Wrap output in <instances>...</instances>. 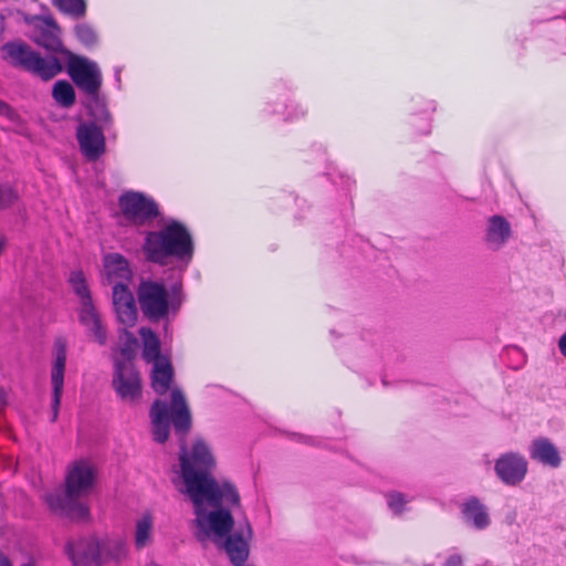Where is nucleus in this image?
Instances as JSON below:
<instances>
[{
	"mask_svg": "<svg viewBox=\"0 0 566 566\" xmlns=\"http://www.w3.org/2000/svg\"><path fill=\"white\" fill-rule=\"evenodd\" d=\"M179 462L184 481L180 491L189 497L193 511L209 504L241 502L237 486L229 479L211 475L216 468V458L205 439L196 438L189 450L182 447Z\"/></svg>",
	"mask_w": 566,
	"mask_h": 566,
	"instance_id": "obj_1",
	"label": "nucleus"
},
{
	"mask_svg": "<svg viewBox=\"0 0 566 566\" xmlns=\"http://www.w3.org/2000/svg\"><path fill=\"white\" fill-rule=\"evenodd\" d=\"M239 504H209L193 511L196 537L199 542L211 541L223 551L233 566H245L250 556V544L253 539V528L244 520L234 528L232 509Z\"/></svg>",
	"mask_w": 566,
	"mask_h": 566,
	"instance_id": "obj_2",
	"label": "nucleus"
},
{
	"mask_svg": "<svg viewBox=\"0 0 566 566\" xmlns=\"http://www.w3.org/2000/svg\"><path fill=\"white\" fill-rule=\"evenodd\" d=\"M143 251L146 259L153 263L176 264L177 268L185 270L192 261L195 242L185 224L170 220L159 230L147 232Z\"/></svg>",
	"mask_w": 566,
	"mask_h": 566,
	"instance_id": "obj_3",
	"label": "nucleus"
},
{
	"mask_svg": "<svg viewBox=\"0 0 566 566\" xmlns=\"http://www.w3.org/2000/svg\"><path fill=\"white\" fill-rule=\"evenodd\" d=\"M96 469L86 460L73 462L66 472L65 491L53 492L46 502L52 511L75 520H85L88 509L84 500L92 493Z\"/></svg>",
	"mask_w": 566,
	"mask_h": 566,
	"instance_id": "obj_4",
	"label": "nucleus"
},
{
	"mask_svg": "<svg viewBox=\"0 0 566 566\" xmlns=\"http://www.w3.org/2000/svg\"><path fill=\"white\" fill-rule=\"evenodd\" d=\"M149 416L154 440L159 443L168 439L171 422L177 432L185 433L191 427L189 407L184 394L177 388L171 390L170 407L158 399L153 403Z\"/></svg>",
	"mask_w": 566,
	"mask_h": 566,
	"instance_id": "obj_5",
	"label": "nucleus"
},
{
	"mask_svg": "<svg viewBox=\"0 0 566 566\" xmlns=\"http://www.w3.org/2000/svg\"><path fill=\"white\" fill-rule=\"evenodd\" d=\"M137 295L143 314L151 321L176 315L184 301L180 287L168 291L163 283L150 280L139 284Z\"/></svg>",
	"mask_w": 566,
	"mask_h": 566,
	"instance_id": "obj_6",
	"label": "nucleus"
},
{
	"mask_svg": "<svg viewBox=\"0 0 566 566\" xmlns=\"http://www.w3.org/2000/svg\"><path fill=\"white\" fill-rule=\"evenodd\" d=\"M2 51L12 65L22 67L43 81H50L63 71V65L55 55L41 56L22 42L7 43Z\"/></svg>",
	"mask_w": 566,
	"mask_h": 566,
	"instance_id": "obj_7",
	"label": "nucleus"
},
{
	"mask_svg": "<svg viewBox=\"0 0 566 566\" xmlns=\"http://www.w3.org/2000/svg\"><path fill=\"white\" fill-rule=\"evenodd\" d=\"M67 73L77 87L86 95L92 98L97 97L103 83V76L95 61L67 52Z\"/></svg>",
	"mask_w": 566,
	"mask_h": 566,
	"instance_id": "obj_8",
	"label": "nucleus"
},
{
	"mask_svg": "<svg viewBox=\"0 0 566 566\" xmlns=\"http://www.w3.org/2000/svg\"><path fill=\"white\" fill-rule=\"evenodd\" d=\"M119 208L124 219L135 226H144L158 214L156 202L140 192L128 191L119 197Z\"/></svg>",
	"mask_w": 566,
	"mask_h": 566,
	"instance_id": "obj_9",
	"label": "nucleus"
},
{
	"mask_svg": "<svg viewBox=\"0 0 566 566\" xmlns=\"http://www.w3.org/2000/svg\"><path fill=\"white\" fill-rule=\"evenodd\" d=\"M67 357V342L63 337L55 339L52 350L51 385H52V421L59 415L64 388V375Z\"/></svg>",
	"mask_w": 566,
	"mask_h": 566,
	"instance_id": "obj_10",
	"label": "nucleus"
},
{
	"mask_svg": "<svg viewBox=\"0 0 566 566\" xmlns=\"http://www.w3.org/2000/svg\"><path fill=\"white\" fill-rule=\"evenodd\" d=\"M113 387L120 399L126 402H136L140 398V377L132 361L116 359Z\"/></svg>",
	"mask_w": 566,
	"mask_h": 566,
	"instance_id": "obj_11",
	"label": "nucleus"
},
{
	"mask_svg": "<svg viewBox=\"0 0 566 566\" xmlns=\"http://www.w3.org/2000/svg\"><path fill=\"white\" fill-rule=\"evenodd\" d=\"M76 138L81 153L90 161L97 160L106 150L103 129L95 123L80 124L76 130Z\"/></svg>",
	"mask_w": 566,
	"mask_h": 566,
	"instance_id": "obj_12",
	"label": "nucleus"
},
{
	"mask_svg": "<svg viewBox=\"0 0 566 566\" xmlns=\"http://www.w3.org/2000/svg\"><path fill=\"white\" fill-rule=\"evenodd\" d=\"M494 470L506 485L520 484L527 473V461L518 453H504L496 461Z\"/></svg>",
	"mask_w": 566,
	"mask_h": 566,
	"instance_id": "obj_13",
	"label": "nucleus"
},
{
	"mask_svg": "<svg viewBox=\"0 0 566 566\" xmlns=\"http://www.w3.org/2000/svg\"><path fill=\"white\" fill-rule=\"evenodd\" d=\"M67 554L75 566H102L101 541L85 538L67 545Z\"/></svg>",
	"mask_w": 566,
	"mask_h": 566,
	"instance_id": "obj_14",
	"label": "nucleus"
},
{
	"mask_svg": "<svg viewBox=\"0 0 566 566\" xmlns=\"http://www.w3.org/2000/svg\"><path fill=\"white\" fill-rule=\"evenodd\" d=\"M104 280L113 286L126 285L132 281L133 272L128 261L118 253H108L103 260Z\"/></svg>",
	"mask_w": 566,
	"mask_h": 566,
	"instance_id": "obj_15",
	"label": "nucleus"
},
{
	"mask_svg": "<svg viewBox=\"0 0 566 566\" xmlns=\"http://www.w3.org/2000/svg\"><path fill=\"white\" fill-rule=\"evenodd\" d=\"M511 223L503 216H492L486 221L484 241L492 251L501 250L512 237Z\"/></svg>",
	"mask_w": 566,
	"mask_h": 566,
	"instance_id": "obj_16",
	"label": "nucleus"
},
{
	"mask_svg": "<svg viewBox=\"0 0 566 566\" xmlns=\"http://www.w3.org/2000/svg\"><path fill=\"white\" fill-rule=\"evenodd\" d=\"M78 319L80 323L86 328L87 334L93 340L99 345L106 344L107 331L94 303L83 304V306H80Z\"/></svg>",
	"mask_w": 566,
	"mask_h": 566,
	"instance_id": "obj_17",
	"label": "nucleus"
},
{
	"mask_svg": "<svg viewBox=\"0 0 566 566\" xmlns=\"http://www.w3.org/2000/svg\"><path fill=\"white\" fill-rule=\"evenodd\" d=\"M530 457L551 468H557L562 462L557 447L549 439L544 437L533 440L530 446Z\"/></svg>",
	"mask_w": 566,
	"mask_h": 566,
	"instance_id": "obj_18",
	"label": "nucleus"
},
{
	"mask_svg": "<svg viewBox=\"0 0 566 566\" xmlns=\"http://www.w3.org/2000/svg\"><path fill=\"white\" fill-rule=\"evenodd\" d=\"M464 522L475 530H484L490 523V515L486 506L476 497H470L462 505Z\"/></svg>",
	"mask_w": 566,
	"mask_h": 566,
	"instance_id": "obj_19",
	"label": "nucleus"
},
{
	"mask_svg": "<svg viewBox=\"0 0 566 566\" xmlns=\"http://www.w3.org/2000/svg\"><path fill=\"white\" fill-rule=\"evenodd\" d=\"M153 365L151 385L156 392L163 395L170 387L172 380V367L167 358L158 359L156 363H153Z\"/></svg>",
	"mask_w": 566,
	"mask_h": 566,
	"instance_id": "obj_20",
	"label": "nucleus"
},
{
	"mask_svg": "<svg viewBox=\"0 0 566 566\" xmlns=\"http://www.w3.org/2000/svg\"><path fill=\"white\" fill-rule=\"evenodd\" d=\"M103 565L109 562L120 563L128 556V547L123 538H105L101 541Z\"/></svg>",
	"mask_w": 566,
	"mask_h": 566,
	"instance_id": "obj_21",
	"label": "nucleus"
},
{
	"mask_svg": "<svg viewBox=\"0 0 566 566\" xmlns=\"http://www.w3.org/2000/svg\"><path fill=\"white\" fill-rule=\"evenodd\" d=\"M34 41L53 53H61L67 57V52L59 36V29L53 23H46L45 28L34 38Z\"/></svg>",
	"mask_w": 566,
	"mask_h": 566,
	"instance_id": "obj_22",
	"label": "nucleus"
},
{
	"mask_svg": "<svg viewBox=\"0 0 566 566\" xmlns=\"http://www.w3.org/2000/svg\"><path fill=\"white\" fill-rule=\"evenodd\" d=\"M144 343L143 356L148 363H156L158 359H166L160 355V343L155 333L147 327L139 331Z\"/></svg>",
	"mask_w": 566,
	"mask_h": 566,
	"instance_id": "obj_23",
	"label": "nucleus"
},
{
	"mask_svg": "<svg viewBox=\"0 0 566 566\" xmlns=\"http://www.w3.org/2000/svg\"><path fill=\"white\" fill-rule=\"evenodd\" d=\"M154 521L149 514L143 515L136 522L135 528V546L137 549H142L150 544L153 539Z\"/></svg>",
	"mask_w": 566,
	"mask_h": 566,
	"instance_id": "obj_24",
	"label": "nucleus"
},
{
	"mask_svg": "<svg viewBox=\"0 0 566 566\" xmlns=\"http://www.w3.org/2000/svg\"><path fill=\"white\" fill-rule=\"evenodd\" d=\"M69 283L72 291L76 294L80 301V306L83 304L93 303L91 291L87 284L86 276L80 270H74L70 273Z\"/></svg>",
	"mask_w": 566,
	"mask_h": 566,
	"instance_id": "obj_25",
	"label": "nucleus"
},
{
	"mask_svg": "<svg viewBox=\"0 0 566 566\" xmlns=\"http://www.w3.org/2000/svg\"><path fill=\"white\" fill-rule=\"evenodd\" d=\"M52 97L63 108H70L75 103V91L65 80L57 81L52 88Z\"/></svg>",
	"mask_w": 566,
	"mask_h": 566,
	"instance_id": "obj_26",
	"label": "nucleus"
},
{
	"mask_svg": "<svg viewBox=\"0 0 566 566\" xmlns=\"http://www.w3.org/2000/svg\"><path fill=\"white\" fill-rule=\"evenodd\" d=\"M122 361H130L138 349L137 338L126 329L119 333Z\"/></svg>",
	"mask_w": 566,
	"mask_h": 566,
	"instance_id": "obj_27",
	"label": "nucleus"
},
{
	"mask_svg": "<svg viewBox=\"0 0 566 566\" xmlns=\"http://www.w3.org/2000/svg\"><path fill=\"white\" fill-rule=\"evenodd\" d=\"M54 4L64 13L73 18H82L86 12L84 0H53Z\"/></svg>",
	"mask_w": 566,
	"mask_h": 566,
	"instance_id": "obj_28",
	"label": "nucleus"
},
{
	"mask_svg": "<svg viewBox=\"0 0 566 566\" xmlns=\"http://www.w3.org/2000/svg\"><path fill=\"white\" fill-rule=\"evenodd\" d=\"M117 315V319L120 324L126 327L134 326L137 321V308L135 304V298L133 302H128L126 304L120 303V305L114 308Z\"/></svg>",
	"mask_w": 566,
	"mask_h": 566,
	"instance_id": "obj_29",
	"label": "nucleus"
},
{
	"mask_svg": "<svg viewBox=\"0 0 566 566\" xmlns=\"http://www.w3.org/2000/svg\"><path fill=\"white\" fill-rule=\"evenodd\" d=\"M386 501L392 514L400 515L406 511L407 504L411 501V497L400 492H389L386 494Z\"/></svg>",
	"mask_w": 566,
	"mask_h": 566,
	"instance_id": "obj_30",
	"label": "nucleus"
},
{
	"mask_svg": "<svg viewBox=\"0 0 566 566\" xmlns=\"http://www.w3.org/2000/svg\"><path fill=\"white\" fill-rule=\"evenodd\" d=\"M75 34L77 40L86 48H93L98 42V36L95 30L85 23L75 27Z\"/></svg>",
	"mask_w": 566,
	"mask_h": 566,
	"instance_id": "obj_31",
	"label": "nucleus"
},
{
	"mask_svg": "<svg viewBox=\"0 0 566 566\" xmlns=\"http://www.w3.org/2000/svg\"><path fill=\"white\" fill-rule=\"evenodd\" d=\"M134 295L132 291L128 289V284L122 285L118 284L117 286H113V305L114 308L118 307L120 303H128L133 302Z\"/></svg>",
	"mask_w": 566,
	"mask_h": 566,
	"instance_id": "obj_32",
	"label": "nucleus"
},
{
	"mask_svg": "<svg viewBox=\"0 0 566 566\" xmlns=\"http://www.w3.org/2000/svg\"><path fill=\"white\" fill-rule=\"evenodd\" d=\"M18 200V195L10 186H0V211L9 208Z\"/></svg>",
	"mask_w": 566,
	"mask_h": 566,
	"instance_id": "obj_33",
	"label": "nucleus"
},
{
	"mask_svg": "<svg viewBox=\"0 0 566 566\" xmlns=\"http://www.w3.org/2000/svg\"><path fill=\"white\" fill-rule=\"evenodd\" d=\"M442 566H463V557L458 553H452L447 556Z\"/></svg>",
	"mask_w": 566,
	"mask_h": 566,
	"instance_id": "obj_34",
	"label": "nucleus"
},
{
	"mask_svg": "<svg viewBox=\"0 0 566 566\" xmlns=\"http://www.w3.org/2000/svg\"><path fill=\"white\" fill-rule=\"evenodd\" d=\"M0 116L7 117L10 120H15V112L3 101H0Z\"/></svg>",
	"mask_w": 566,
	"mask_h": 566,
	"instance_id": "obj_35",
	"label": "nucleus"
},
{
	"mask_svg": "<svg viewBox=\"0 0 566 566\" xmlns=\"http://www.w3.org/2000/svg\"><path fill=\"white\" fill-rule=\"evenodd\" d=\"M93 116L97 122H99L103 125H107L111 123V114L104 106H101L98 113H93Z\"/></svg>",
	"mask_w": 566,
	"mask_h": 566,
	"instance_id": "obj_36",
	"label": "nucleus"
},
{
	"mask_svg": "<svg viewBox=\"0 0 566 566\" xmlns=\"http://www.w3.org/2000/svg\"><path fill=\"white\" fill-rule=\"evenodd\" d=\"M558 348L560 350V353L563 354V356L566 357V333L563 334L558 340Z\"/></svg>",
	"mask_w": 566,
	"mask_h": 566,
	"instance_id": "obj_37",
	"label": "nucleus"
},
{
	"mask_svg": "<svg viewBox=\"0 0 566 566\" xmlns=\"http://www.w3.org/2000/svg\"><path fill=\"white\" fill-rule=\"evenodd\" d=\"M0 566H12L10 560L2 554H0Z\"/></svg>",
	"mask_w": 566,
	"mask_h": 566,
	"instance_id": "obj_38",
	"label": "nucleus"
},
{
	"mask_svg": "<svg viewBox=\"0 0 566 566\" xmlns=\"http://www.w3.org/2000/svg\"><path fill=\"white\" fill-rule=\"evenodd\" d=\"M300 114H301V115H304V114H305V109H304V108H301Z\"/></svg>",
	"mask_w": 566,
	"mask_h": 566,
	"instance_id": "obj_39",
	"label": "nucleus"
}]
</instances>
